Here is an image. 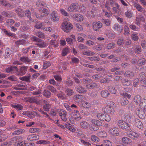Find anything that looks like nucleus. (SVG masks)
I'll use <instances>...</instances> for the list:
<instances>
[{"mask_svg": "<svg viewBox=\"0 0 146 146\" xmlns=\"http://www.w3.org/2000/svg\"><path fill=\"white\" fill-rule=\"evenodd\" d=\"M14 22L15 21L13 20L10 19H7L6 21L7 25L9 26H11V25H13Z\"/></svg>", "mask_w": 146, "mask_h": 146, "instance_id": "nucleus-56", "label": "nucleus"}, {"mask_svg": "<svg viewBox=\"0 0 146 146\" xmlns=\"http://www.w3.org/2000/svg\"><path fill=\"white\" fill-rule=\"evenodd\" d=\"M16 12L18 15L21 17H23L24 16V12L20 8H17L15 10Z\"/></svg>", "mask_w": 146, "mask_h": 146, "instance_id": "nucleus-32", "label": "nucleus"}, {"mask_svg": "<svg viewBox=\"0 0 146 146\" xmlns=\"http://www.w3.org/2000/svg\"><path fill=\"white\" fill-rule=\"evenodd\" d=\"M106 35L109 38L113 39L115 37V35L112 32H110L107 33Z\"/></svg>", "mask_w": 146, "mask_h": 146, "instance_id": "nucleus-63", "label": "nucleus"}, {"mask_svg": "<svg viewBox=\"0 0 146 146\" xmlns=\"http://www.w3.org/2000/svg\"><path fill=\"white\" fill-rule=\"evenodd\" d=\"M20 60L21 62L25 63L30 62L31 61V60L29 58L25 56L20 57Z\"/></svg>", "mask_w": 146, "mask_h": 146, "instance_id": "nucleus-36", "label": "nucleus"}, {"mask_svg": "<svg viewBox=\"0 0 146 146\" xmlns=\"http://www.w3.org/2000/svg\"><path fill=\"white\" fill-rule=\"evenodd\" d=\"M146 110H143L142 109H139L136 111V113L139 116V117L141 119H143L145 116V111Z\"/></svg>", "mask_w": 146, "mask_h": 146, "instance_id": "nucleus-19", "label": "nucleus"}, {"mask_svg": "<svg viewBox=\"0 0 146 146\" xmlns=\"http://www.w3.org/2000/svg\"><path fill=\"white\" fill-rule=\"evenodd\" d=\"M115 106V103L113 102L110 101L106 106L103 108L102 110L105 112L113 115L115 112L114 108Z\"/></svg>", "mask_w": 146, "mask_h": 146, "instance_id": "nucleus-2", "label": "nucleus"}, {"mask_svg": "<svg viewBox=\"0 0 146 146\" xmlns=\"http://www.w3.org/2000/svg\"><path fill=\"white\" fill-rule=\"evenodd\" d=\"M144 17L143 16H140L139 17H137L135 19V24L139 26L141 25V21L144 22L145 21Z\"/></svg>", "mask_w": 146, "mask_h": 146, "instance_id": "nucleus-21", "label": "nucleus"}, {"mask_svg": "<svg viewBox=\"0 0 146 146\" xmlns=\"http://www.w3.org/2000/svg\"><path fill=\"white\" fill-rule=\"evenodd\" d=\"M64 106L66 110L71 113L72 116L74 119L78 121L81 119V115L77 110L78 107L76 105L72 104L70 106L68 104L65 103Z\"/></svg>", "mask_w": 146, "mask_h": 146, "instance_id": "nucleus-1", "label": "nucleus"}, {"mask_svg": "<svg viewBox=\"0 0 146 146\" xmlns=\"http://www.w3.org/2000/svg\"><path fill=\"white\" fill-rule=\"evenodd\" d=\"M39 135L35 134H32L29 135L27 137L28 140L30 141L36 140L39 139Z\"/></svg>", "mask_w": 146, "mask_h": 146, "instance_id": "nucleus-22", "label": "nucleus"}, {"mask_svg": "<svg viewBox=\"0 0 146 146\" xmlns=\"http://www.w3.org/2000/svg\"><path fill=\"white\" fill-rule=\"evenodd\" d=\"M102 13L105 16L108 17H110L112 15L110 11L107 12L104 10H103Z\"/></svg>", "mask_w": 146, "mask_h": 146, "instance_id": "nucleus-59", "label": "nucleus"}, {"mask_svg": "<svg viewBox=\"0 0 146 146\" xmlns=\"http://www.w3.org/2000/svg\"><path fill=\"white\" fill-rule=\"evenodd\" d=\"M60 17L58 16L57 12L53 11L51 14V19L54 22L58 21L59 20Z\"/></svg>", "mask_w": 146, "mask_h": 146, "instance_id": "nucleus-12", "label": "nucleus"}, {"mask_svg": "<svg viewBox=\"0 0 146 146\" xmlns=\"http://www.w3.org/2000/svg\"><path fill=\"white\" fill-rule=\"evenodd\" d=\"M31 40L37 42V43L36 44L39 47L44 48L48 46L47 43L35 36H33L32 37Z\"/></svg>", "mask_w": 146, "mask_h": 146, "instance_id": "nucleus-4", "label": "nucleus"}, {"mask_svg": "<svg viewBox=\"0 0 146 146\" xmlns=\"http://www.w3.org/2000/svg\"><path fill=\"white\" fill-rule=\"evenodd\" d=\"M109 132L114 136H117L119 135V130L118 128L116 127L110 128Z\"/></svg>", "mask_w": 146, "mask_h": 146, "instance_id": "nucleus-15", "label": "nucleus"}, {"mask_svg": "<svg viewBox=\"0 0 146 146\" xmlns=\"http://www.w3.org/2000/svg\"><path fill=\"white\" fill-rule=\"evenodd\" d=\"M59 113L61 119L64 121H66L67 120V118L66 117V111L62 110H60Z\"/></svg>", "mask_w": 146, "mask_h": 146, "instance_id": "nucleus-20", "label": "nucleus"}, {"mask_svg": "<svg viewBox=\"0 0 146 146\" xmlns=\"http://www.w3.org/2000/svg\"><path fill=\"white\" fill-rule=\"evenodd\" d=\"M97 11L96 7H93L91 10H89L87 12L86 15L87 17L91 18L93 17L94 14L97 13Z\"/></svg>", "mask_w": 146, "mask_h": 146, "instance_id": "nucleus-9", "label": "nucleus"}, {"mask_svg": "<svg viewBox=\"0 0 146 146\" xmlns=\"http://www.w3.org/2000/svg\"><path fill=\"white\" fill-rule=\"evenodd\" d=\"M28 67L24 66L22 67L20 69V73L21 75H23L25 74L27 71Z\"/></svg>", "mask_w": 146, "mask_h": 146, "instance_id": "nucleus-33", "label": "nucleus"}, {"mask_svg": "<svg viewBox=\"0 0 146 146\" xmlns=\"http://www.w3.org/2000/svg\"><path fill=\"white\" fill-rule=\"evenodd\" d=\"M84 96L81 95L79 94H76L73 97L74 100L77 103H80L82 102L84 99Z\"/></svg>", "mask_w": 146, "mask_h": 146, "instance_id": "nucleus-13", "label": "nucleus"}, {"mask_svg": "<svg viewBox=\"0 0 146 146\" xmlns=\"http://www.w3.org/2000/svg\"><path fill=\"white\" fill-rule=\"evenodd\" d=\"M127 132V133L128 136L131 138H137L139 136L138 134L133 131L132 130L129 129Z\"/></svg>", "mask_w": 146, "mask_h": 146, "instance_id": "nucleus-17", "label": "nucleus"}, {"mask_svg": "<svg viewBox=\"0 0 146 146\" xmlns=\"http://www.w3.org/2000/svg\"><path fill=\"white\" fill-rule=\"evenodd\" d=\"M62 28L65 32L68 33L72 29V24L69 22L64 21L62 24Z\"/></svg>", "mask_w": 146, "mask_h": 146, "instance_id": "nucleus-3", "label": "nucleus"}, {"mask_svg": "<svg viewBox=\"0 0 146 146\" xmlns=\"http://www.w3.org/2000/svg\"><path fill=\"white\" fill-rule=\"evenodd\" d=\"M79 7L78 4L75 3H72L70 6L68 8V10L69 11L74 12L79 11L78 8Z\"/></svg>", "mask_w": 146, "mask_h": 146, "instance_id": "nucleus-10", "label": "nucleus"}, {"mask_svg": "<svg viewBox=\"0 0 146 146\" xmlns=\"http://www.w3.org/2000/svg\"><path fill=\"white\" fill-rule=\"evenodd\" d=\"M82 54L84 55L87 56H93L95 54L94 52L90 51V50H84L82 52Z\"/></svg>", "mask_w": 146, "mask_h": 146, "instance_id": "nucleus-44", "label": "nucleus"}, {"mask_svg": "<svg viewBox=\"0 0 146 146\" xmlns=\"http://www.w3.org/2000/svg\"><path fill=\"white\" fill-rule=\"evenodd\" d=\"M86 86L88 89H91L97 87V85L95 83H92L86 85Z\"/></svg>", "mask_w": 146, "mask_h": 146, "instance_id": "nucleus-41", "label": "nucleus"}, {"mask_svg": "<svg viewBox=\"0 0 146 146\" xmlns=\"http://www.w3.org/2000/svg\"><path fill=\"white\" fill-rule=\"evenodd\" d=\"M13 88L16 90H24L26 89V87L24 85L19 84L16 85L15 86H13Z\"/></svg>", "mask_w": 146, "mask_h": 146, "instance_id": "nucleus-26", "label": "nucleus"}, {"mask_svg": "<svg viewBox=\"0 0 146 146\" xmlns=\"http://www.w3.org/2000/svg\"><path fill=\"white\" fill-rule=\"evenodd\" d=\"M66 93L68 96H70L73 94L74 92L72 89L68 88L66 90Z\"/></svg>", "mask_w": 146, "mask_h": 146, "instance_id": "nucleus-52", "label": "nucleus"}, {"mask_svg": "<svg viewBox=\"0 0 146 146\" xmlns=\"http://www.w3.org/2000/svg\"><path fill=\"white\" fill-rule=\"evenodd\" d=\"M2 14L3 16L8 17L12 16L11 13L9 11H3L2 12Z\"/></svg>", "mask_w": 146, "mask_h": 146, "instance_id": "nucleus-49", "label": "nucleus"}, {"mask_svg": "<svg viewBox=\"0 0 146 146\" xmlns=\"http://www.w3.org/2000/svg\"><path fill=\"white\" fill-rule=\"evenodd\" d=\"M80 125L82 128L86 129L89 126V124L87 122L85 121H82L80 123Z\"/></svg>", "mask_w": 146, "mask_h": 146, "instance_id": "nucleus-39", "label": "nucleus"}, {"mask_svg": "<svg viewBox=\"0 0 146 146\" xmlns=\"http://www.w3.org/2000/svg\"><path fill=\"white\" fill-rule=\"evenodd\" d=\"M134 125L137 128L141 129L143 128V125L141 120L139 119L136 118L134 122Z\"/></svg>", "mask_w": 146, "mask_h": 146, "instance_id": "nucleus-14", "label": "nucleus"}, {"mask_svg": "<svg viewBox=\"0 0 146 146\" xmlns=\"http://www.w3.org/2000/svg\"><path fill=\"white\" fill-rule=\"evenodd\" d=\"M76 90L77 92L81 93H86L87 91L85 88L80 86H77L76 88Z\"/></svg>", "mask_w": 146, "mask_h": 146, "instance_id": "nucleus-24", "label": "nucleus"}, {"mask_svg": "<svg viewBox=\"0 0 146 146\" xmlns=\"http://www.w3.org/2000/svg\"><path fill=\"white\" fill-rule=\"evenodd\" d=\"M70 48L68 47H66L63 48L62 51V55L64 56L67 55L70 52Z\"/></svg>", "mask_w": 146, "mask_h": 146, "instance_id": "nucleus-40", "label": "nucleus"}, {"mask_svg": "<svg viewBox=\"0 0 146 146\" xmlns=\"http://www.w3.org/2000/svg\"><path fill=\"white\" fill-rule=\"evenodd\" d=\"M39 11L42 12L44 16H47L49 14L48 10L43 7L40 8Z\"/></svg>", "mask_w": 146, "mask_h": 146, "instance_id": "nucleus-43", "label": "nucleus"}, {"mask_svg": "<svg viewBox=\"0 0 146 146\" xmlns=\"http://www.w3.org/2000/svg\"><path fill=\"white\" fill-rule=\"evenodd\" d=\"M133 48L135 52L137 54L140 53L141 51V48L140 46L138 45H136L133 46Z\"/></svg>", "mask_w": 146, "mask_h": 146, "instance_id": "nucleus-29", "label": "nucleus"}, {"mask_svg": "<svg viewBox=\"0 0 146 146\" xmlns=\"http://www.w3.org/2000/svg\"><path fill=\"white\" fill-rule=\"evenodd\" d=\"M128 102H129L127 99L125 98H122L121 99L120 103L122 106L126 105Z\"/></svg>", "mask_w": 146, "mask_h": 146, "instance_id": "nucleus-42", "label": "nucleus"}, {"mask_svg": "<svg viewBox=\"0 0 146 146\" xmlns=\"http://www.w3.org/2000/svg\"><path fill=\"white\" fill-rule=\"evenodd\" d=\"M133 5L134 7L136 8L137 11L139 12H142L143 9L142 7L139 3L135 2L134 3Z\"/></svg>", "mask_w": 146, "mask_h": 146, "instance_id": "nucleus-35", "label": "nucleus"}, {"mask_svg": "<svg viewBox=\"0 0 146 146\" xmlns=\"http://www.w3.org/2000/svg\"><path fill=\"white\" fill-rule=\"evenodd\" d=\"M0 4L7 7L12 8V6L9 3L5 0H0Z\"/></svg>", "mask_w": 146, "mask_h": 146, "instance_id": "nucleus-27", "label": "nucleus"}, {"mask_svg": "<svg viewBox=\"0 0 146 146\" xmlns=\"http://www.w3.org/2000/svg\"><path fill=\"white\" fill-rule=\"evenodd\" d=\"M110 94V93L107 90H102L101 93V96L105 98L107 97Z\"/></svg>", "mask_w": 146, "mask_h": 146, "instance_id": "nucleus-38", "label": "nucleus"}, {"mask_svg": "<svg viewBox=\"0 0 146 146\" xmlns=\"http://www.w3.org/2000/svg\"><path fill=\"white\" fill-rule=\"evenodd\" d=\"M3 31L6 35L9 36H15L14 34L7 31L5 29H3Z\"/></svg>", "mask_w": 146, "mask_h": 146, "instance_id": "nucleus-57", "label": "nucleus"}, {"mask_svg": "<svg viewBox=\"0 0 146 146\" xmlns=\"http://www.w3.org/2000/svg\"><path fill=\"white\" fill-rule=\"evenodd\" d=\"M91 122L92 123L97 126H100L102 124L101 122L100 121L96 119H92Z\"/></svg>", "mask_w": 146, "mask_h": 146, "instance_id": "nucleus-61", "label": "nucleus"}, {"mask_svg": "<svg viewBox=\"0 0 146 146\" xmlns=\"http://www.w3.org/2000/svg\"><path fill=\"white\" fill-rule=\"evenodd\" d=\"M67 65V62L66 61L60 62L59 64V68L65 70L66 68V66Z\"/></svg>", "mask_w": 146, "mask_h": 146, "instance_id": "nucleus-30", "label": "nucleus"}, {"mask_svg": "<svg viewBox=\"0 0 146 146\" xmlns=\"http://www.w3.org/2000/svg\"><path fill=\"white\" fill-rule=\"evenodd\" d=\"M8 137V135L3 131L0 130V142L6 140Z\"/></svg>", "mask_w": 146, "mask_h": 146, "instance_id": "nucleus-18", "label": "nucleus"}, {"mask_svg": "<svg viewBox=\"0 0 146 146\" xmlns=\"http://www.w3.org/2000/svg\"><path fill=\"white\" fill-rule=\"evenodd\" d=\"M102 26V23L100 21L94 22L92 24L93 29L94 31H99Z\"/></svg>", "mask_w": 146, "mask_h": 146, "instance_id": "nucleus-8", "label": "nucleus"}, {"mask_svg": "<svg viewBox=\"0 0 146 146\" xmlns=\"http://www.w3.org/2000/svg\"><path fill=\"white\" fill-rule=\"evenodd\" d=\"M60 110L59 109H52L50 112V114L52 116H55L58 112H59Z\"/></svg>", "mask_w": 146, "mask_h": 146, "instance_id": "nucleus-47", "label": "nucleus"}, {"mask_svg": "<svg viewBox=\"0 0 146 146\" xmlns=\"http://www.w3.org/2000/svg\"><path fill=\"white\" fill-rule=\"evenodd\" d=\"M139 106L141 109L146 110V99H142L141 102L139 105Z\"/></svg>", "mask_w": 146, "mask_h": 146, "instance_id": "nucleus-23", "label": "nucleus"}, {"mask_svg": "<svg viewBox=\"0 0 146 146\" xmlns=\"http://www.w3.org/2000/svg\"><path fill=\"white\" fill-rule=\"evenodd\" d=\"M25 131L23 129H17L13 132L12 134L13 135H20L23 133Z\"/></svg>", "mask_w": 146, "mask_h": 146, "instance_id": "nucleus-37", "label": "nucleus"}, {"mask_svg": "<svg viewBox=\"0 0 146 146\" xmlns=\"http://www.w3.org/2000/svg\"><path fill=\"white\" fill-rule=\"evenodd\" d=\"M122 83L124 85L128 86L131 84V81L127 79H125L122 80Z\"/></svg>", "mask_w": 146, "mask_h": 146, "instance_id": "nucleus-50", "label": "nucleus"}, {"mask_svg": "<svg viewBox=\"0 0 146 146\" xmlns=\"http://www.w3.org/2000/svg\"><path fill=\"white\" fill-rule=\"evenodd\" d=\"M140 78L141 79L140 81V85L142 86L145 87L146 86V79L145 78V73L141 72L139 74Z\"/></svg>", "mask_w": 146, "mask_h": 146, "instance_id": "nucleus-11", "label": "nucleus"}, {"mask_svg": "<svg viewBox=\"0 0 146 146\" xmlns=\"http://www.w3.org/2000/svg\"><path fill=\"white\" fill-rule=\"evenodd\" d=\"M125 15L127 17L130 18L132 17L133 13L132 11H128L125 12Z\"/></svg>", "mask_w": 146, "mask_h": 146, "instance_id": "nucleus-64", "label": "nucleus"}, {"mask_svg": "<svg viewBox=\"0 0 146 146\" xmlns=\"http://www.w3.org/2000/svg\"><path fill=\"white\" fill-rule=\"evenodd\" d=\"M113 29L115 31H117L119 33H121L123 30L122 28L120 29V25L118 23L115 24L114 25Z\"/></svg>", "mask_w": 146, "mask_h": 146, "instance_id": "nucleus-31", "label": "nucleus"}, {"mask_svg": "<svg viewBox=\"0 0 146 146\" xmlns=\"http://www.w3.org/2000/svg\"><path fill=\"white\" fill-rule=\"evenodd\" d=\"M142 99L141 96L139 95L136 96L134 98V101L137 104L139 105L141 102Z\"/></svg>", "mask_w": 146, "mask_h": 146, "instance_id": "nucleus-28", "label": "nucleus"}, {"mask_svg": "<svg viewBox=\"0 0 146 146\" xmlns=\"http://www.w3.org/2000/svg\"><path fill=\"white\" fill-rule=\"evenodd\" d=\"M25 100L30 103H35L37 104H42V103H46V101L44 100H38L36 98L32 97H28L25 98Z\"/></svg>", "mask_w": 146, "mask_h": 146, "instance_id": "nucleus-6", "label": "nucleus"}, {"mask_svg": "<svg viewBox=\"0 0 146 146\" xmlns=\"http://www.w3.org/2000/svg\"><path fill=\"white\" fill-rule=\"evenodd\" d=\"M130 30L128 27L126 25L124 26V34L125 35H128L129 34Z\"/></svg>", "mask_w": 146, "mask_h": 146, "instance_id": "nucleus-53", "label": "nucleus"}, {"mask_svg": "<svg viewBox=\"0 0 146 146\" xmlns=\"http://www.w3.org/2000/svg\"><path fill=\"white\" fill-rule=\"evenodd\" d=\"M41 130L40 129L35 128H31L29 129V132L32 133L39 132Z\"/></svg>", "mask_w": 146, "mask_h": 146, "instance_id": "nucleus-55", "label": "nucleus"}, {"mask_svg": "<svg viewBox=\"0 0 146 146\" xmlns=\"http://www.w3.org/2000/svg\"><path fill=\"white\" fill-rule=\"evenodd\" d=\"M121 89H122V90H124L125 91H123V92L121 90H119V89H118V90H119L120 94L125 97H126L128 98H131V96L130 94H127L125 93L126 92H127L125 90V89L123 88H121Z\"/></svg>", "mask_w": 146, "mask_h": 146, "instance_id": "nucleus-25", "label": "nucleus"}, {"mask_svg": "<svg viewBox=\"0 0 146 146\" xmlns=\"http://www.w3.org/2000/svg\"><path fill=\"white\" fill-rule=\"evenodd\" d=\"M60 12L61 14L64 16H68L69 13L66 11L63 8H60Z\"/></svg>", "mask_w": 146, "mask_h": 146, "instance_id": "nucleus-48", "label": "nucleus"}, {"mask_svg": "<svg viewBox=\"0 0 146 146\" xmlns=\"http://www.w3.org/2000/svg\"><path fill=\"white\" fill-rule=\"evenodd\" d=\"M97 116L99 119L102 121H109L111 119L110 117L107 114L100 113L97 114Z\"/></svg>", "mask_w": 146, "mask_h": 146, "instance_id": "nucleus-5", "label": "nucleus"}, {"mask_svg": "<svg viewBox=\"0 0 146 146\" xmlns=\"http://www.w3.org/2000/svg\"><path fill=\"white\" fill-rule=\"evenodd\" d=\"M125 74L127 77L132 78L134 76V73L131 71H127L125 73Z\"/></svg>", "mask_w": 146, "mask_h": 146, "instance_id": "nucleus-46", "label": "nucleus"}, {"mask_svg": "<svg viewBox=\"0 0 146 146\" xmlns=\"http://www.w3.org/2000/svg\"><path fill=\"white\" fill-rule=\"evenodd\" d=\"M37 143L43 145L49 144L50 143V142L49 141L43 140L38 141H37Z\"/></svg>", "mask_w": 146, "mask_h": 146, "instance_id": "nucleus-51", "label": "nucleus"}, {"mask_svg": "<svg viewBox=\"0 0 146 146\" xmlns=\"http://www.w3.org/2000/svg\"><path fill=\"white\" fill-rule=\"evenodd\" d=\"M122 142L125 144H129L131 142V140L129 138L127 137H123L122 138Z\"/></svg>", "mask_w": 146, "mask_h": 146, "instance_id": "nucleus-34", "label": "nucleus"}, {"mask_svg": "<svg viewBox=\"0 0 146 146\" xmlns=\"http://www.w3.org/2000/svg\"><path fill=\"white\" fill-rule=\"evenodd\" d=\"M91 140L94 142L97 143L99 141V138L95 135H92L91 136Z\"/></svg>", "mask_w": 146, "mask_h": 146, "instance_id": "nucleus-60", "label": "nucleus"}, {"mask_svg": "<svg viewBox=\"0 0 146 146\" xmlns=\"http://www.w3.org/2000/svg\"><path fill=\"white\" fill-rule=\"evenodd\" d=\"M72 17L75 21L79 22L82 21L84 19L83 16L80 14H75Z\"/></svg>", "mask_w": 146, "mask_h": 146, "instance_id": "nucleus-16", "label": "nucleus"}, {"mask_svg": "<svg viewBox=\"0 0 146 146\" xmlns=\"http://www.w3.org/2000/svg\"><path fill=\"white\" fill-rule=\"evenodd\" d=\"M117 125L123 129H130L129 125L123 120H119Z\"/></svg>", "mask_w": 146, "mask_h": 146, "instance_id": "nucleus-7", "label": "nucleus"}, {"mask_svg": "<svg viewBox=\"0 0 146 146\" xmlns=\"http://www.w3.org/2000/svg\"><path fill=\"white\" fill-rule=\"evenodd\" d=\"M124 40L123 38H119L117 40V44L118 45H123L124 44Z\"/></svg>", "mask_w": 146, "mask_h": 146, "instance_id": "nucleus-62", "label": "nucleus"}, {"mask_svg": "<svg viewBox=\"0 0 146 146\" xmlns=\"http://www.w3.org/2000/svg\"><path fill=\"white\" fill-rule=\"evenodd\" d=\"M12 107L15 109L19 110H21L23 108V106L19 104H15L12 106Z\"/></svg>", "mask_w": 146, "mask_h": 146, "instance_id": "nucleus-58", "label": "nucleus"}, {"mask_svg": "<svg viewBox=\"0 0 146 146\" xmlns=\"http://www.w3.org/2000/svg\"><path fill=\"white\" fill-rule=\"evenodd\" d=\"M145 60L143 58L140 59L137 62L138 65L139 66H141L145 63Z\"/></svg>", "mask_w": 146, "mask_h": 146, "instance_id": "nucleus-54", "label": "nucleus"}, {"mask_svg": "<svg viewBox=\"0 0 146 146\" xmlns=\"http://www.w3.org/2000/svg\"><path fill=\"white\" fill-rule=\"evenodd\" d=\"M114 5L116 7H113L112 9L114 13L115 14H117L118 13V12L117 11V10H119V5L118 3H115V5Z\"/></svg>", "mask_w": 146, "mask_h": 146, "instance_id": "nucleus-45", "label": "nucleus"}]
</instances>
